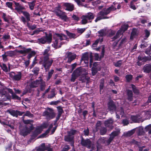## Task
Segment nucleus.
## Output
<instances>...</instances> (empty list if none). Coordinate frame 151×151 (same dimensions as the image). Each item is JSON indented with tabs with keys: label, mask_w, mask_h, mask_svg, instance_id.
<instances>
[{
	"label": "nucleus",
	"mask_w": 151,
	"mask_h": 151,
	"mask_svg": "<svg viewBox=\"0 0 151 151\" xmlns=\"http://www.w3.org/2000/svg\"><path fill=\"white\" fill-rule=\"evenodd\" d=\"M68 36L69 37L68 38L67 36L62 33H55L53 35V38L54 40L52 46L55 49L60 48L61 45L65 43H66L69 41V38H75L77 37L75 34L69 32L67 30L66 31Z\"/></svg>",
	"instance_id": "obj_1"
},
{
	"label": "nucleus",
	"mask_w": 151,
	"mask_h": 151,
	"mask_svg": "<svg viewBox=\"0 0 151 151\" xmlns=\"http://www.w3.org/2000/svg\"><path fill=\"white\" fill-rule=\"evenodd\" d=\"M108 109L110 111L111 114L115 112L116 116L117 119H119L120 118L119 115L122 116L124 115V109L122 107L116 109V106L114 102L112 101H110L108 103Z\"/></svg>",
	"instance_id": "obj_2"
},
{
	"label": "nucleus",
	"mask_w": 151,
	"mask_h": 151,
	"mask_svg": "<svg viewBox=\"0 0 151 151\" xmlns=\"http://www.w3.org/2000/svg\"><path fill=\"white\" fill-rule=\"evenodd\" d=\"M74 72L78 77H82L79 79V81L81 82H86V84L89 83L90 78L86 76L88 74L87 70L83 68L79 67L76 69Z\"/></svg>",
	"instance_id": "obj_3"
},
{
	"label": "nucleus",
	"mask_w": 151,
	"mask_h": 151,
	"mask_svg": "<svg viewBox=\"0 0 151 151\" xmlns=\"http://www.w3.org/2000/svg\"><path fill=\"white\" fill-rule=\"evenodd\" d=\"M120 133V129H117L110 134V137L109 139L106 140L105 138H101L98 140L97 144L99 145L100 144H104L105 145H108L112 142L115 137L119 134Z\"/></svg>",
	"instance_id": "obj_4"
},
{
	"label": "nucleus",
	"mask_w": 151,
	"mask_h": 151,
	"mask_svg": "<svg viewBox=\"0 0 151 151\" xmlns=\"http://www.w3.org/2000/svg\"><path fill=\"white\" fill-rule=\"evenodd\" d=\"M116 9V8L113 5L107 9H104L102 11L98 13V17L95 19V22H97L98 21L101 19L108 18V17H105V16L109 14L111 11H114Z\"/></svg>",
	"instance_id": "obj_5"
},
{
	"label": "nucleus",
	"mask_w": 151,
	"mask_h": 151,
	"mask_svg": "<svg viewBox=\"0 0 151 151\" xmlns=\"http://www.w3.org/2000/svg\"><path fill=\"white\" fill-rule=\"evenodd\" d=\"M53 60L52 58H50L48 55L44 56L42 60V64L44 68L45 72L49 70L51 66Z\"/></svg>",
	"instance_id": "obj_6"
},
{
	"label": "nucleus",
	"mask_w": 151,
	"mask_h": 151,
	"mask_svg": "<svg viewBox=\"0 0 151 151\" xmlns=\"http://www.w3.org/2000/svg\"><path fill=\"white\" fill-rule=\"evenodd\" d=\"M0 89V100L2 101H5L9 99L10 97L7 92V89L6 88L1 86Z\"/></svg>",
	"instance_id": "obj_7"
},
{
	"label": "nucleus",
	"mask_w": 151,
	"mask_h": 151,
	"mask_svg": "<svg viewBox=\"0 0 151 151\" xmlns=\"http://www.w3.org/2000/svg\"><path fill=\"white\" fill-rule=\"evenodd\" d=\"M94 17V15L93 13L89 12L82 17L81 23L82 24H86L87 23L91 22Z\"/></svg>",
	"instance_id": "obj_8"
},
{
	"label": "nucleus",
	"mask_w": 151,
	"mask_h": 151,
	"mask_svg": "<svg viewBox=\"0 0 151 151\" xmlns=\"http://www.w3.org/2000/svg\"><path fill=\"white\" fill-rule=\"evenodd\" d=\"M52 36L50 34L48 35L46 34L45 36H43L38 39V42L39 44H45L46 42L50 43L52 41Z\"/></svg>",
	"instance_id": "obj_9"
},
{
	"label": "nucleus",
	"mask_w": 151,
	"mask_h": 151,
	"mask_svg": "<svg viewBox=\"0 0 151 151\" xmlns=\"http://www.w3.org/2000/svg\"><path fill=\"white\" fill-rule=\"evenodd\" d=\"M43 115L46 117L48 119H50L55 117V114L52 109L48 108L43 112Z\"/></svg>",
	"instance_id": "obj_10"
},
{
	"label": "nucleus",
	"mask_w": 151,
	"mask_h": 151,
	"mask_svg": "<svg viewBox=\"0 0 151 151\" xmlns=\"http://www.w3.org/2000/svg\"><path fill=\"white\" fill-rule=\"evenodd\" d=\"M128 27V25L127 24H125L122 26L121 28L117 32L115 36L112 39V40H115L119 37L120 35H121L124 32L126 31Z\"/></svg>",
	"instance_id": "obj_11"
},
{
	"label": "nucleus",
	"mask_w": 151,
	"mask_h": 151,
	"mask_svg": "<svg viewBox=\"0 0 151 151\" xmlns=\"http://www.w3.org/2000/svg\"><path fill=\"white\" fill-rule=\"evenodd\" d=\"M22 13L25 17L22 16L20 18L21 21L24 24H25L26 22H29L30 21V15L29 13L27 11H22Z\"/></svg>",
	"instance_id": "obj_12"
},
{
	"label": "nucleus",
	"mask_w": 151,
	"mask_h": 151,
	"mask_svg": "<svg viewBox=\"0 0 151 151\" xmlns=\"http://www.w3.org/2000/svg\"><path fill=\"white\" fill-rule=\"evenodd\" d=\"M81 144L82 146L86 147L88 148H90L91 147L92 142L91 141L88 139H85L82 136L81 137Z\"/></svg>",
	"instance_id": "obj_13"
},
{
	"label": "nucleus",
	"mask_w": 151,
	"mask_h": 151,
	"mask_svg": "<svg viewBox=\"0 0 151 151\" xmlns=\"http://www.w3.org/2000/svg\"><path fill=\"white\" fill-rule=\"evenodd\" d=\"M114 120L112 118H109L105 121L104 122L105 126L110 130L114 128L113 124Z\"/></svg>",
	"instance_id": "obj_14"
},
{
	"label": "nucleus",
	"mask_w": 151,
	"mask_h": 151,
	"mask_svg": "<svg viewBox=\"0 0 151 151\" xmlns=\"http://www.w3.org/2000/svg\"><path fill=\"white\" fill-rule=\"evenodd\" d=\"M66 58L67 59V62L70 63L76 58V55L71 52H67L66 53Z\"/></svg>",
	"instance_id": "obj_15"
},
{
	"label": "nucleus",
	"mask_w": 151,
	"mask_h": 151,
	"mask_svg": "<svg viewBox=\"0 0 151 151\" xmlns=\"http://www.w3.org/2000/svg\"><path fill=\"white\" fill-rule=\"evenodd\" d=\"M9 76L13 80L19 81L21 78L22 73L21 72H19L16 74L14 72H12L9 73Z\"/></svg>",
	"instance_id": "obj_16"
},
{
	"label": "nucleus",
	"mask_w": 151,
	"mask_h": 151,
	"mask_svg": "<svg viewBox=\"0 0 151 151\" xmlns=\"http://www.w3.org/2000/svg\"><path fill=\"white\" fill-rule=\"evenodd\" d=\"M9 112L11 115L16 117H17L18 115L21 116L24 113V112L14 110H9Z\"/></svg>",
	"instance_id": "obj_17"
},
{
	"label": "nucleus",
	"mask_w": 151,
	"mask_h": 151,
	"mask_svg": "<svg viewBox=\"0 0 151 151\" xmlns=\"http://www.w3.org/2000/svg\"><path fill=\"white\" fill-rule=\"evenodd\" d=\"M15 5L16 7L15 9L17 10L18 12H21L22 11L21 10L25 9V8L24 6H21L19 3L16 2L14 1Z\"/></svg>",
	"instance_id": "obj_18"
},
{
	"label": "nucleus",
	"mask_w": 151,
	"mask_h": 151,
	"mask_svg": "<svg viewBox=\"0 0 151 151\" xmlns=\"http://www.w3.org/2000/svg\"><path fill=\"white\" fill-rule=\"evenodd\" d=\"M64 6L66 7L65 10L72 11L74 9V5L70 3H65L64 4Z\"/></svg>",
	"instance_id": "obj_19"
},
{
	"label": "nucleus",
	"mask_w": 151,
	"mask_h": 151,
	"mask_svg": "<svg viewBox=\"0 0 151 151\" xmlns=\"http://www.w3.org/2000/svg\"><path fill=\"white\" fill-rule=\"evenodd\" d=\"M36 151H44L47 150V148L45 147V143H43L38 147H36Z\"/></svg>",
	"instance_id": "obj_20"
},
{
	"label": "nucleus",
	"mask_w": 151,
	"mask_h": 151,
	"mask_svg": "<svg viewBox=\"0 0 151 151\" xmlns=\"http://www.w3.org/2000/svg\"><path fill=\"white\" fill-rule=\"evenodd\" d=\"M31 49L30 48H24L23 50H19L18 52L21 54H24V55H25L26 54L30 52L31 51Z\"/></svg>",
	"instance_id": "obj_21"
},
{
	"label": "nucleus",
	"mask_w": 151,
	"mask_h": 151,
	"mask_svg": "<svg viewBox=\"0 0 151 151\" xmlns=\"http://www.w3.org/2000/svg\"><path fill=\"white\" fill-rule=\"evenodd\" d=\"M128 99L129 101H132L133 99V93L132 91L127 90V91Z\"/></svg>",
	"instance_id": "obj_22"
},
{
	"label": "nucleus",
	"mask_w": 151,
	"mask_h": 151,
	"mask_svg": "<svg viewBox=\"0 0 151 151\" xmlns=\"http://www.w3.org/2000/svg\"><path fill=\"white\" fill-rule=\"evenodd\" d=\"M142 114L145 115V119H149L151 116V111H142Z\"/></svg>",
	"instance_id": "obj_23"
},
{
	"label": "nucleus",
	"mask_w": 151,
	"mask_h": 151,
	"mask_svg": "<svg viewBox=\"0 0 151 151\" xmlns=\"http://www.w3.org/2000/svg\"><path fill=\"white\" fill-rule=\"evenodd\" d=\"M88 57L89 56L88 54H84L82 56L81 60L84 61L85 63H88L89 59Z\"/></svg>",
	"instance_id": "obj_24"
},
{
	"label": "nucleus",
	"mask_w": 151,
	"mask_h": 151,
	"mask_svg": "<svg viewBox=\"0 0 151 151\" xmlns=\"http://www.w3.org/2000/svg\"><path fill=\"white\" fill-rule=\"evenodd\" d=\"M74 137V136H71L68 134L67 135L65 136L64 139L65 141L70 142L73 140Z\"/></svg>",
	"instance_id": "obj_25"
},
{
	"label": "nucleus",
	"mask_w": 151,
	"mask_h": 151,
	"mask_svg": "<svg viewBox=\"0 0 151 151\" xmlns=\"http://www.w3.org/2000/svg\"><path fill=\"white\" fill-rule=\"evenodd\" d=\"M40 69L39 67H35L34 68L31 70V71L33 73V74L35 76L38 75Z\"/></svg>",
	"instance_id": "obj_26"
},
{
	"label": "nucleus",
	"mask_w": 151,
	"mask_h": 151,
	"mask_svg": "<svg viewBox=\"0 0 151 151\" xmlns=\"http://www.w3.org/2000/svg\"><path fill=\"white\" fill-rule=\"evenodd\" d=\"M137 34L138 32L137 30L136 29H133L132 30L131 35V39H133L134 37H135L136 36H137Z\"/></svg>",
	"instance_id": "obj_27"
},
{
	"label": "nucleus",
	"mask_w": 151,
	"mask_h": 151,
	"mask_svg": "<svg viewBox=\"0 0 151 151\" xmlns=\"http://www.w3.org/2000/svg\"><path fill=\"white\" fill-rule=\"evenodd\" d=\"M143 70L145 72L148 73L151 70L150 66L148 65H145L143 68Z\"/></svg>",
	"instance_id": "obj_28"
},
{
	"label": "nucleus",
	"mask_w": 151,
	"mask_h": 151,
	"mask_svg": "<svg viewBox=\"0 0 151 151\" xmlns=\"http://www.w3.org/2000/svg\"><path fill=\"white\" fill-rule=\"evenodd\" d=\"M131 119L132 121L134 122H138L139 119H140L139 116V117L138 115L132 116H131Z\"/></svg>",
	"instance_id": "obj_29"
},
{
	"label": "nucleus",
	"mask_w": 151,
	"mask_h": 151,
	"mask_svg": "<svg viewBox=\"0 0 151 151\" xmlns=\"http://www.w3.org/2000/svg\"><path fill=\"white\" fill-rule=\"evenodd\" d=\"M54 72V70L52 69L48 73V76L47 78V81H49L50 79L53 74V73Z\"/></svg>",
	"instance_id": "obj_30"
},
{
	"label": "nucleus",
	"mask_w": 151,
	"mask_h": 151,
	"mask_svg": "<svg viewBox=\"0 0 151 151\" xmlns=\"http://www.w3.org/2000/svg\"><path fill=\"white\" fill-rule=\"evenodd\" d=\"M107 132V129L106 127H101L100 129V133L101 134L104 135L106 134Z\"/></svg>",
	"instance_id": "obj_31"
},
{
	"label": "nucleus",
	"mask_w": 151,
	"mask_h": 151,
	"mask_svg": "<svg viewBox=\"0 0 151 151\" xmlns=\"http://www.w3.org/2000/svg\"><path fill=\"white\" fill-rule=\"evenodd\" d=\"M28 4L30 9L33 10L34 9V7L35 5V1H33L32 2H28Z\"/></svg>",
	"instance_id": "obj_32"
},
{
	"label": "nucleus",
	"mask_w": 151,
	"mask_h": 151,
	"mask_svg": "<svg viewBox=\"0 0 151 151\" xmlns=\"http://www.w3.org/2000/svg\"><path fill=\"white\" fill-rule=\"evenodd\" d=\"M50 46H48L47 47V48L45 49L43 52V55L44 56L48 55V57H49V55L48 53V52L50 51Z\"/></svg>",
	"instance_id": "obj_33"
},
{
	"label": "nucleus",
	"mask_w": 151,
	"mask_h": 151,
	"mask_svg": "<svg viewBox=\"0 0 151 151\" xmlns=\"http://www.w3.org/2000/svg\"><path fill=\"white\" fill-rule=\"evenodd\" d=\"M29 53V54L27 56V58L29 59V60L32 56H34L36 54L35 51H32L31 50V51Z\"/></svg>",
	"instance_id": "obj_34"
},
{
	"label": "nucleus",
	"mask_w": 151,
	"mask_h": 151,
	"mask_svg": "<svg viewBox=\"0 0 151 151\" xmlns=\"http://www.w3.org/2000/svg\"><path fill=\"white\" fill-rule=\"evenodd\" d=\"M78 76L75 74L73 72L72 74L71 75V81L73 82H74Z\"/></svg>",
	"instance_id": "obj_35"
},
{
	"label": "nucleus",
	"mask_w": 151,
	"mask_h": 151,
	"mask_svg": "<svg viewBox=\"0 0 151 151\" xmlns=\"http://www.w3.org/2000/svg\"><path fill=\"white\" fill-rule=\"evenodd\" d=\"M41 132L39 129H36L33 133V136L34 137L37 136L41 133Z\"/></svg>",
	"instance_id": "obj_36"
},
{
	"label": "nucleus",
	"mask_w": 151,
	"mask_h": 151,
	"mask_svg": "<svg viewBox=\"0 0 151 151\" xmlns=\"http://www.w3.org/2000/svg\"><path fill=\"white\" fill-rule=\"evenodd\" d=\"M99 36L103 37L106 35V31L104 29H101L98 32Z\"/></svg>",
	"instance_id": "obj_37"
},
{
	"label": "nucleus",
	"mask_w": 151,
	"mask_h": 151,
	"mask_svg": "<svg viewBox=\"0 0 151 151\" xmlns=\"http://www.w3.org/2000/svg\"><path fill=\"white\" fill-rule=\"evenodd\" d=\"M60 18L63 20L64 21H66L68 19V18L67 16L65 14V13L64 12L60 17Z\"/></svg>",
	"instance_id": "obj_38"
},
{
	"label": "nucleus",
	"mask_w": 151,
	"mask_h": 151,
	"mask_svg": "<svg viewBox=\"0 0 151 151\" xmlns=\"http://www.w3.org/2000/svg\"><path fill=\"white\" fill-rule=\"evenodd\" d=\"M132 87L134 93L136 94H138L139 93V90L135 87V86H132Z\"/></svg>",
	"instance_id": "obj_39"
},
{
	"label": "nucleus",
	"mask_w": 151,
	"mask_h": 151,
	"mask_svg": "<svg viewBox=\"0 0 151 151\" xmlns=\"http://www.w3.org/2000/svg\"><path fill=\"white\" fill-rule=\"evenodd\" d=\"M125 78L127 82H129L132 80L133 76L131 75H126Z\"/></svg>",
	"instance_id": "obj_40"
},
{
	"label": "nucleus",
	"mask_w": 151,
	"mask_h": 151,
	"mask_svg": "<svg viewBox=\"0 0 151 151\" xmlns=\"http://www.w3.org/2000/svg\"><path fill=\"white\" fill-rule=\"evenodd\" d=\"M28 116L30 118H32L33 117V115L28 111H26L25 114L24 115V116Z\"/></svg>",
	"instance_id": "obj_41"
},
{
	"label": "nucleus",
	"mask_w": 151,
	"mask_h": 151,
	"mask_svg": "<svg viewBox=\"0 0 151 151\" xmlns=\"http://www.w3.org/2000/svg\"><path fill=\"white\" fill-rule=\"evenodd\" d=\"M0 66L1 68L5 72L8 71V69L6 65L4 64H2L0 65Z\"/></svg>",
	"instance_id": "obj_42"
},
{
	"label": "nucleus",
	"mask_w": 151,
	"mask_h": 151,
	"mask_svg": "<svg viewBox=\"0 0 151 151\" xmlns=\"http://www.w3.org/2000/svg\"><path fill=\"white\" fill-rule=\"evenodd\" d=\"M76 132V130L71 129L69 131L67 132L68 134L71 136H73Z\"/></svg>",
	"instance_id": "obj_43"
},
{
	"label": "nucleus",
	"mask_w": 151,
	"mask_h": 151,
	"mask_svg": "<svg viewBox=\"0 0 151 151\" xmlns=\"http://www.w3.org/2000/svg\"><path fill=\"white\" fill-rule=\"evenodd\" d=\"M97 67H93L92 68V73L93 76L95 75L97 72Z\"/></svg>",
	"instance_id": "obj_44"
},
{
	"label": "nucleus",
	"mask_w": 151,
	"mask_h": 151,
	"mask_svg": "<svg viewBox=\"0 0 151 151\" xmlns=\"http://www.w3.org/2000/svg\"><path fill=\"white\" fill-rule=\"evenodd\" d=\"M145 129L147 131H149L148 133L149 134H151V124H150L146 126Z\"/></svg>",
	"instance_id": "obj_45"
},
{
	"label": "nucleus",
	"mask_w": 151,
	"mask_h": 151,
	"mask_svg": "<svg viewBox=\"0 0 151 151\" xmlns=\"http://www.w3.org/2000/svg\"><path fill=\"white\" fill-rule=\"evenodd\" d=\"M56 94L55 93L54 90L52 89V90L50 94L48 95V98L50 99H52L53 98Z\"/></svg>",
	"instance_id": "obj_46"
},
{
	"label": "nucleus",
	"mask_w": 151,
	"mask_h": 151,
	"mask_svg": "<svg viewBox=\"0 0 151 151\" xmlns=\"http://www.w3.org/2000/svg\"><path fill=\"white\" fill-rule=\"evenodd\" d=\"M122 123L124 126L127 125L129 124L128 119H125L122 120Z\"/></svg>",
	"instance_id": "obj_47"
},
{
	"label": "nucleus",
	"mask_w": 151,
	"mask_h": 151,
	"mask_svg": "<svg viewBox=\"0 0 151 151\" xmlns=\"http://www.w3.org/2000/svg\"><path fill=\"white\" fill-rule=\"evenodd\" d=\"M6 6L8 7V8H10L11 9H13L12 7L13 4L12 2H7L6 3Z\"/></svg>",
	"instance_id": "obj_48"
},
{
	"label": "nucleus",
	"mask_w": 151,
	"mask_h": 151,
	"mask_svg": "<svg viewBox=\"0 0 151 151\" xmlns=\"http://www.w3.org/2000/svg\"><path fill=\"white\" fill-rule=\"evenodd\" d=\"M135 132V130L134 129L126 133V135L127 136H130L132 135Z\"/></svg>",
	"instance_id": "obj_49"
},
{
	"label": "nucleus",
	"mask_w": 151,
	"mask_h": 151,
	"mask_svg": "<svg viewBox=\"0 0 151 151\" xmlns=\"http://www.w3.org/2000/svg\"><path fill=\"white\" fill-rule=\"evenodd\" d=\"M122 64V60H119L117 62L114 64V65L116 67H120Z\"/></svg>",
	"instance_id": "obj_50"
},
{
	"label": "nucleus",
	"mask_w": 151,
	"mask_h": 151,
	"mask_svg": "<svg viewBox=\"0 0 151 151\" xmlns=\"http://www.w3.org/2000/svg\"><path fill=\"white\" fill-rule=\"evenodd\" d=\"M36 58L35 57L34 58V60L33 61L32 64L30 66V69H31L33 67H34L35 65L37 63L36 62Z\"/></svg>",
	"instance_id": "obj_51"
},
{
	"label": "nucleus",
	"mask_w": 151,
	"mask_h": 151,
	"mask_svg": "<svg viewBox=\"0 0 151 151\" xmlns=\"http://www.w3.org/2000/svg\"><path fill=\"white\" fill-rule=\"evenodd\" d=\"M44 31L43 30H40L39 29H37L35 30L33 32L32 35H33L35 34H38L40 32H43Z\"/></svg>",
	"instance_id": "obj_52"
},
{
	"label": "nucleus",
	"mask_w": 151,
	"mask_h": 151,
	"mask_svg": "<svg viewBox=\"0 0 151 151\" xmlns=\"http://www.w3.org/2000/svg\"><path fill=\"white\" fill-rule=\"evenodd\" d=\"M64 13V12H63L60 10H58L55 12L56 15L59 17H60Z\"/></svg>",
	"instance_id": "obj_53"
},
{
	"label": "nucleus",
	"mask_w": 151,
	"mask_h": 151,
	"mask_svg": "<svg viewBox=\"0 0 151 151\" xmlns=\"http://www.w3.org/2000/svg\"><path fill=\"white\" fill-rule=\"evenodd\" d=\"M144 134V132L143 131V129L142 127H140L139 129L138 134L139 135H143Z\"/></svg>",
	"instance_id": "obj_54"
},
{
	"label": "nucleus",
	"mask_w": 151,
	"mask_h": 151,
	"mask_svg": "<svg viewBox=\"0 0 151 151\" xmlns=\"http://www.w3.org/2000/svg\"><path fill=\"white\" fill-rule=\"evenodd\" d=\"M58 109V114H62L64 112L62 108L60 106L57 107Z\"/></svg>",
	"instance_id": "obj_55"
},
{
	"label": "nucleus",
	"mask_w": 151,
	"mask_h": 151,
	"mask_svg": "<svg viewBox=\"0 0 151 151\" xmlns=\"http://www.w3.org/2000/svg\"><path fill=\"white\" fill-rule=\"evenodd\" d=\"M83 133L86 136H88L89 134V130L88 128L84 129L83 131Z\"/></svg>",
	"instance_id": "obj_56"
},
{
	"label": "nucleus",
	"mask_w": 151,
	"mask_h": 151,
	"mask_svg": "<svg viewBox=\"0 0 151 151\" xmlns=\"http://www.w3.org/2000/svg\"><path fill=\"white\" fill-rule=\"evenodd\" d=\"M12 98L14 99H17L18 100H20L21 98L17 95L15 93H14L12 96Z\"/></svg>",
	"instance_id": "obj_57"
},
{
	"label": "nucleus",
	"mask_w": 151,
	"mask_h": 151,
	"mask_svg": "<svg viewBox=\"0 0 151 151\" xmlns=\"http://www.w3.org/2000/svg\"><path fill=\"white\" fill-rule=\"evenodd\" d=\"M150 51H151V45L150 46L146 49L145 51V53L146 54L149 55L151 54L150 52Z\"/></svg>",
	"instance_id": "obj_58"
},
{
	"label": "nucleus",
	"mask_w": 151,
	"mask_h": 151,
	"mask_svg": "<svg viewBox=\"0 0 151 151\" xmlns=\"http://www.w3.org/2000/svg\"><path fill=\"white\" fill-rule=\"evenodd\" d=\"M89 58H90V67H91L93 63V56L91 54L89 55Z\"/></svg>",
	"instance_id": "obj_59"
},
{
	"label": "nucleus",
	"mask_w": 151,
	"mask_h": 151,
	"mask_svg": "<svg viewBox=\"0 0 151 151\" xmlns=\"http://www.w3.org/2000/svg\"><path fill=\"white\" fill-rule=\"evenodd\" d=\"M77 65V64L76 63H74L72 64L71 65L68 66L70 68L71 71H72L76 67Z\"/></svg>",
	"instance_id": "obj_60"
},
{
	"label": "nucleus",
	"mask_w": 151,
	"mask_h": 151,
	"mask_svg": "<svg viewBox=\"0 0 151 151\" xmlns=\"http://www.w3.org/2000/svg\"><path fill=\"white\" fill-rule=\"evenodd\" d=\"M60 102V101L59 100L52 101L50 103V105H57Z\"/></svg>",
	"instance_id": "obj_61"
},
{
	"label": "nucleus",
	"mask_w": 151,
	"mask_h": 151,
	"mask_svg": "<svg viewBox=\"0 0 151 151\" xmlns=\"http://www.w3.org/2000/svg\"><path fill=\"white\" fill-rule=\"evenodd\" d=\"M70 146L68 145H66L63 148L62 151H68L70 149Z\"/></svg>",
	"instance_id": "obj_62"
},
{
	"label": "nucleus",
	"mask_w": 151,
	"mask_h": 151,
	"mask_svg": "<svg viewBox=\"0 0 151 151\" xmlns=\"http://www.w3.org/2000/svg\"><path fill=\"white\" fill-rule=\"evenodd\" d=\"M49 133V132H47V131L46 130L45 133L42 134L40 136V137L43 138L46 137L47 136V135Z\"/></svg>",
	"instance_id": "obj_63"
},
{
	"label": "nucleus",
	"mask_w": 151,
	"mask_h": 151,
	"mask_svg": "<svg viewBox=\"0 0 151 151\" xmlns=\"http://www.w3.org/2000/svg\"><path fill=\"white\" fill-rule=\"evenodd\" d=\"M72 17L74 20L76 21H78L80 19V18L75 14H73Z\"/></svg>",
	"instance_id": "obj_64"
}]
</instances>
